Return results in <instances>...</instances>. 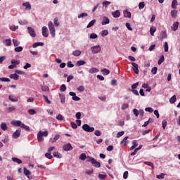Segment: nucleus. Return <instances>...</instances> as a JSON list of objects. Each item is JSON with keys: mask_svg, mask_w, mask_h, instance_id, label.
<instances>
[{"mask_svg": "<svg viewBox=\"0 0 180 180\" xmlns=\"http://www.w3.org/2000/svg\"><path fill=\"white\" fill-rule=\"evenodd\" d=\"M48 26L52 37H56V28L54 27V24H53V22L49 21Z\"/></svg>", "mask_w": 180, "mask_h": 180, "instance_id": "obj_1", "label": "nucleus"}, {"mask_svg": "<svg viewBox=\"0 0 180 180\" xmlns=\"http://www.w3.org/2000/svg\"><path fill=\"white\" fill-rule=\"evenodd\" d=\"M82 129L84 131H87V133H92L93 131H95V128L88 125V124H83Z\"/></svg>", "mask_w": 180, "mask_h": 180, "instance_id": "obj_2", "label": "nucleus"}, {"mask_svg": "<svg viewBox=\"0 0 180 180\" xmlns=\"http://www.w3.org/2000/svg\"><path fill=\"white\" fill-rule=\"evenodd\" d=\"M91 52L93 54H98V53H99V51H101V46L97 45L95 46H92L91 48Z\"/></svg>", "mask_w": 180, "mask_h": 180, "instance_id": "obj_3", "label": "nucleus"}, {"mask_svg": "<svg viewBox=\"0 0 180 180\" xmlns=\"http://www.w3.org/2000/svg\"><path fill=\"white\" fill-rule=\"evenodd\" d=\"M11 124H12V126H14L15 127H21L22 123L20 120H13L11 121Z\"/></svg>", "mask_w": 180, "mask_h": 180, "instance_id": "obj_4", "label": "nucleus"}, {"mask_svg": "<svg viewBox=\"0 0 180 180\" xmlns=\"http://www.w3.org/2000/svg\"><path fill=\"white\" fill-rule=\"evenodd\" d=\"M21 131L22 129H20V128L18 129L15 132L13 133V139H19L20 137Z\"/></svg>", "mask_w": 180, "mask_h": 180, "instance_id": "obj_5", "label": "nucleus"}, {"mask_svg": "<svg viewBox=\"0 0 180 180\" xmlns=\"http://www.w3.org/2000/svg\"><path fill=\"white\" fill-rule=\"evenodd\" d=\"M27 30L31 37H36V32L34 31V29L32 28V27H28Z\"/></svg>", "mask_w": 180, "mask_h": 180, "instance_id": "obj_6", "label": "nucleus"}, {"mask_svg": "<svg viewBox=\"0 0 180 180\" xmlns=\"http://www.w3.org/2000/svg\"><path fill=\"white\" fill-rule=\"evenodd\" d=\"M63 148L64 151H71V150H72V146L71 143H67L63 146Z\"/></svg>", "mask_w": 180, "mask_h": 180, "instance_id": "obj_7", "label": "nucleus"}, {"mask_svg": "<svg viewBox=\"0 0 180 180\" xmlns=\"http://www.w3.org/2000/svg\"><path fill=\"white\" fill-rule=\"evenodd\" d=\"M42 36H44V37H49V30L46 26L42 27Z\"/></svg>", "mask_w": 180, "mask_h": 180, "instance_id": "obj_8", "label": "nucleus"}, {"mask_svg": "<svg viewBox=\"0 0 180 180\" xmlns=\"http://www.w3.org/2000/svg\"><path fill=\"white\" fill-rule=\"evenodd\" d=\"M22 6H25V11H32V4L29 1L22 3Z\"/></svg>", "mask_w": 180, "mask_h": 180, "instance_id": "obj_9", "label": "nucleus"}, {"mask_svg": "<svg viewBox=\"0 0 180 180\" xmlns=\"http://www.w3.org/2000/svg\"><path fill=\"white\" fill-rule=\"evenodd\" d=\"M91 164L93 167H95L96 168H101V163L96 161L95 159L91 160Z\"/></svg>", "mask_w": 180, "mask_h": 180, "instance_id": "obj_10", "label": "nucleus"}, {"mask_svg": "<svg viewBox=\"0 0 180 180\" xmlns=\"http://www.w3.org/2000/svg\"><path fill=\"white\" fill-rule=\"evenodd\" d=\"M109 23H110V20H109V18L106 16H104L103 18V21L101 22V25H109Z\"/></svg>", "mask_w": 180, "mask_h": 180, "instance_id": "obj_11", "label": "nucleus"}, {"mask_svg": "<svg viewBox=\"0 0 180 180\" xmlns=\"http://www.w3.org/2000/svg\"><path fill=\"white\" fill-rule=\"evenodd\" d=\"M131 65L135 74H139V65L136 63H131Z\"/></svg>", "mask_w": 180, "mask_h": 180, "instance_id": "obj_12", "label": "nucleus"}, {"mask_svg": "<svg viewBox=\"0 0 180 180\" xmlns=\"http://www.w3.org/2000/svg\"><path fill=\"white\" fill-rule=\"evenodd\" d=\"M178 27H179V22L176 21L174 22L173 26L172 27V30H173V32H176V30H178Z\"/></svg>", "mask_w": 180, "mask_h": 180, "instance_id": "obj_13", "label": "nucleus"}, {"mask_svg": "<svg viewBox=\"0 0 180 180\" xmlns=\"http://www.w3.org/2000/svg\"><path fill=\"white\" fill-rule=\"evenodd\" d=\"M9 78H11V79H14V81H18V79H19V75L16 73L11 74L9 75Z\"/></svg>", "mask_w": 180, "mask_h": 180, "instance_id": "obj_14", "label": "nucleus"}, {"mask_svg": "<svg viewBox=\"0 0 180 180\" xmlns=\"http://www.w3.org/2000/svg\"><path fill=\"white\" fill-rule=\"evenodd\" d=\"M3 44L7 46H12V40H11L9 39H4V40H3Z\"/></svg>", "mask_w": 180, "mask_h": 180, "instance_id": "obj_15", "label": "nucleus"}, {"mask_svg": "<svg viewBox=\"0 0 180 180\" xmlns=\"http://www.w3.org/2000/svg\"><path fill=\"white\" fill-rule=\"evenodd\" d=\"M37 139L39 143L44 140V138H43V134H41V131H39L37 134Z\"/></svg>", "mask_w": 180, "mask_h": 180, "instance_id": "obj_16", "label": "nucleus"}, {"mask_svg": "<svg viewBox=\"0 0 180 180\" xmlns=\"http://www.w3.org/2000/svg\"><path fill=\"white\" fill-rule=\"evenodd\" d=\"M112 15L113 18H120V11L119 10H116L114 12H112Z\"/></svg>", "mask_w": 180, "mask_h": 180, "instance_id": "obj_17", "label": "nucleus"}, {"mask_svg": "<svg viewBox=\"0 0 180 180\" xmlns=\"http://www.w3.org/2000/svg\"><path fill=\"white\" fill-rule=\"evenodd\" d=\"M124 18H131V13L129 10L124 11Z\"/></svg>", "mask_w": 180, "mask_h": 180, "instance_id": "obj_18", "label": "nucleus"}, {"mask_svg": "<svg viewBox=\"0 0 180 180\" xmlns=\"http://www.w3.org/2000/svg\"><path fill=\"white\" fill-rule=\"evenodd\" d=\"M41 89L43 92H49V91H50L49 86L45 84L41 85Z\"/></svg>", "mask_w": 180, "mask_h": 180, "instance_id": "obj_19", "label": "nucleus"}, {"mask_svg": "<svg viewBox=\"0 0 180 180\" xmlns=\"http://www.w3.org/2000/svg\"><path fill=\"white\" fill-rule=\"evenodd\" d=\"M89 72L90 74H96V72H99V69H98L96 68H91L90 70H89Z\"/></svg>", "mask_w": 180, "mask_h": 180, "instance_id": "obj_20", "label": "nucleus"}, {"mask_svg": "<svg viewBox=\"0 0 180 180\" xmlns=\"http://www.w3.org/2000/svg\"><path fill=\"white\" fill-rule=\"evenodd\" d=\"M39 46H44V43L43 42H35L33 44L32 47L33 49H36V47H39Z\"/></svg>", "mask_w": 180, "mask_h": 180, "instance_id": "obj_21", "label": "nucleus"}, {"mask_svg": "<svg viewBox=\"0 0 180 180\" xmlns=\"http://www.w3.org/2000/svg\"><path fill=\"white\" fill-rule=\"evenodd\" d=\"M53 155L56 158H63V155L58 151L53 152Z\"/></svg>", "mask_w": 180, "mask_h": 180, "instance_id": "obj_22", "label": "nucleus"}, {"mask_svg": "<svg viewBox=\"0 0 180 180\" xmlns=\"http://www.w3.org/2000/svg\"><path fill=\"white\" fill-rule=\"evenodd\" d=\"M81 54H82V52L79 50H76L72 52V56H74L75 57H79Z\"/></svg>", "mask_w": 180, "mask_h": 180, "instance_id": "obj_23", "label": "nucleus"}, {"mask_svg": "<svg viewBox=\"0 0 180 180\" xmlns=\"http://www.w3.org/2000/svg\"><path fill=\"white\" fill-rule=\"evenodd\" d=\"M176 6H178V1L173 0L172 2V9H176Z\"/></svg>", "mask_w": 180, "mask_h": 180, "instance_id": "obj_24", "label": "nucleus"}, {"mask_svg": "<svg viewBox=\"0 0 180 180\" xmlns=\"http://www.w3.org/2000/svg\"><path fill=\"white\" fill-rule=\"evenodd\" d=\"M101 72H103V75H109L110 74V71L106 68L101 70Z\"/></svg>", "mask_w": 180, "mask_h": 180, "instance_id": "obj_25", "label": "nucleus"}, {"mask_svg": "<svg viewBox=\"0 0 180 180\" xmlns=\"http://www.w3.org/2000/svg\"><path fill=\"white\" fill-rule=\"evenodd\" d=\"M132 144H133V146L130 148L131 150H134V148H136V147H137V146H139V143H137L136 140L133 141Z\"/></svg>", "mask_w": 180, "mask_h": 180, "instance_id": "obj_26", "label": "nucleus"}, {"mask_svg": "<svg viewBox=\"0 0 180 180\" xmlns=\"http://www.w3.org/2000/svg\"><path fill=\"white\" fill-rule=\"evenodd\" d=\"M95 23H96V20H92L86 26L87 29H89V27H92V26H94V25H95Z\"/></svg>", "mask_w": 180, "mask_h": 180, "instance_id": "obj_27", "label": "nucleus"}, {"mask_svg": "<svg viewBox=\"0 0 180 180\" xmlns=\"http://www.w3.org/2000/svg\"><path fill=\"white\" fill-rule=\"evenodd\" d=\"M21 129H24V130H26V131H30V127H29V126L25 124H21Z\"/></svg>", "mask_w": 180, "mask_h": 180, "instance_id": "obj_28", "label": "nucleus"}, {"mask_svg": "<svg viewBox=\"0 0 180 180\" xmlns=\"http://www.w3.org/2000/svg\"><path fill=\"white\" fill-rule=\"evenodd\" d=\"M59 96H60L61 103L64 105V103H65V95L60 94Z\"/></svg>", "mask_w": 180, "mask_h": 180, "instance_id": "obj_29", "label": "nucleus"}, {"mask_svg": "<svg viewBox=\"0 0 180 180\" xmlns=\"http://www.w3.org/2000/svg\"><path fill=\"white\" fill-rule=\"evenodd\" d=\"M18 29H19V26L18 25H13L10 26V30H11L12 32H16Z\"/></svg>", "mask_w": 180, "mask_h": 180, "instance_id": "obj_30", "label": "nucleus"}, {"mask_svg": "<svg viewBox=\"0 0 180 180\" xmlns=\"http://www.w3.org/2000/svg\"><path fill=\"white\" fill-rule=\"evenodd\" d=\"M84 64H86V62L84 60H78L76 63V65L77 67H81V65H84Z\"/></svg>", "mask_w": 180, "mask_h": 180, "instance_id": "obj_31", "label": "nucleus"}, {"mask_svg": "<svg viewBox=\"0 0 180 180\" xmlns=\"http://www.w3.org/2000/svg\"><path fill=\"white\" fill-rule=\"evenodd\" d=\"M172 18H176L178 16V11L176 10H172L171 11Z\"/></svg>", "mask_w": 180, "mask_h": 180, "instance_id": "obj_32", "label": "nucleus"}, {"mask_svg": "<svg viewBox=\"0 0 180 180\" xmlns=\"http://www.w3.org/2000/svg\"><path fill=\"white\" fill-rule=\"evenodd\" d=\"M11 64L13 65H15V67H16V65H19L20 64V60H11Z\"/></svg>", "mask_w": 180, "mask_h": 180, "instance_id": "obj_33", "label": "nucleus"}, {"mask_svg": "<svg viewBox=\"0 0 180 180\" xmlns=\"http://www.w3.org/2000/svg\"><path fill=\"white\" fill-rule=\"evenodd\" d=\"M1 128L2 130H4V131L8 130V125H6V123L2 122L1 124Z\"/></svg>", "mask_w": 180, "mask_h": 180, "instance_id": "obj_34", "label": "nucleus"}, {"mask_svg": "<svg viewBox=\"0 0 180 180\" xmlns=\"http://www.w3.org/2000/svg\"><path fill=\"white\" fill-rule=\"evenodd\" d=\"M53 23L56 27H58L60 26V22H58V18L57 17L54 18Z\"/></svg>", "mask_w": 180, "mask_h": 180, "instance_id": "obj_35", "label": "nucleus"}, {"mask_svg": "<svg viewBox=\"0 0 180 180\" xmlns=\"http://www.w3.org/2000/svg\"><path fill=\"white\" fill-rule=\"evenodd\" d=\"M12 161L17 162V164H22V160L18 158H12Z\"/></svg>", "mask_w": 180, "mask_h": 180, "instance_id": "obj_36", "label": "nucleus"}, {"mask_svg": "<svg viewBox=\"0 0 180 180\" xmlns=\"http://www.w3.org/2000/svg\"><path fill=\"white\" fill-rule=\"evenodd\" d=\"M164 60H165L164 56L162 55V56H160V59H159L158 61V65H161V64H162V63H164Z\"/></svg>", "mask_w": 180, "mask_h": 180, "instance_id": "obj_37", "label": "nucleus"}, {"mask_svg": "<svg viewBox=\"0 0 180 180\" xmlns=\"http://www.w3.org/2000/svg\"><path fill=\"white\" fill-rule=\"evenodd\" d=\"M1 82H11V79L8 77H0Z\"/></svg>", "mask_w": 180, "mask_h": 180, "instance_id": "obj_38", "label": "nucleus"}, {"mask_svg": "<svg viewBox=\"0 0 180 180\" xmlns=\"http://www.w3.org/2000/svg\"><path fill=\"white\" fill-rule=\"evenodd\" d=\"M109 34V31L107 30H104L101 32V36L102 37H105V36H108Z\"/></svg>", "mask_w": 180, "mask_h": 180, "instance_id": "obj_39", "label": "nucleus"}, {"mask_svg": "<svg viewBox=\"0 0 180 180\" xmlns=\"http://www.w3.org/2000/svg\"><path fill=\"white\" fill-rule=\"evenodd\" d=\"M14 51H15L16 53H20V51H23V47L22 46L15 47L14 49Z\"/></svg>", "mask_w": 180, "mask_h": 180, "instance_id": "obj_40", "label": "nucleus"}, {"mask_svg": "<svg viewBox=\"0 0 180 180\" xmlns=\"http://www.w3.org/2000/svg\"><path fill=\"white\" fill-rule=\"evenodd\" d=\"M23 169H24V174H25V176H27V178H29V175H30V172L26 167H24Z\"/></svg>", "mask_w": 180, "mask_h": 180, "instance_id": "obj_41", "label": "nucleus"}, {"mask_svg": "<svg viewBox=\"0 0 180 180\" xmlns=\"http://www.w3.org/2000/svg\"><path fill=\"white\" fill-rule=\"evenodd\" d=\"M79 160H82V161H85V160H86V155L85 153H82L79 155Z\"/></svg>", "mask_w": 180, "mask_h": 180, "instance_id": "obj_42", "label": "nucleus"}, {"mask_svg": "<svg viewBox=\"0 0 180 180\" xmlns=\"http://www.w3.org/2000/svg\"><path fill=\"white\" fill-rule=\"evenodd\" d=\"M170 103H174L176 102V96L174 95L172 98L169 99Z\"/></svg>", "mask_w": 180, "mask_h": 180, "instance_id": "obj_43", "label": "nucleus"}, {"mask_svg": "<svg viewBox=\"0 0 180 180\" xmlns=\"http://www.w3.org/2000/svg\"><path fill=\"white\" fill-rule=\"evenodd\" d=\"M8 99H9V101H11V102H18V98H17V97L13 98V96H12L11 95H10V96H8Z\"/></svg>", "mask_w": 180, "mask_h": 180, "instance_id": "obj_44", "label": "nucleus"}, {"mask_svg": "<svg viewBox=\"0 0 180 180\" xmlns=\"http://www.w3.org/2000/svg\"><path fill=\"white\" fill-rule=\"evenodd\" d=\"M43 98H44V101L46 103H48L49 105H50L51 103V101L50 100H49V97H47V96L46 95H42Z\"/></svg>", "mask_w": 180, "mask_h": 180, "instance_id": "obj_45", "label": "nucleus"}, {"mask_svg": "<svg viewBox=\"0 0 180 180\" xmlns=\"http://www.w3.org/2000/svg\"><path fill=\"white\" fill-rule=\"evenodd\" d=\"M28 113L31 115H36L37 112H36V110L34 109H30L28 110Z\"/></svg>", "mask_w": 180, "mask_h": 180, "instance_id": "obj_46", "label": "nucleus"}, {"mask_svg": "<svg viewBox=\"0 0 180 180\" xmlns=\"http://www.w3.org/2000/svg\"><path fill=\"white\" fill-rule=\"evenodd\" d=\"M86 16H88V13H81V14H79V15H78V18H79V19H81V18H86Z\"/></svg>", "mask_w": 180, "mask_h": 180, "instance_id": "obj_47", "label": "nucleus"}, {"mask_svg": "<svg viewBox=\"0 0 180 180\" xmlns=\"http://www.w3.org/2000/svg\"><path fill=\"white\" fill-rule=\"evenodd\" d=\"M13 43L14 47H18V46L20 44V42H19V41H18L17 39H13Z\"/></svg>", "mask_w": 180, "mask_h": 180, "instance_id": "obj_48", "label": "nucleus"}, {"mask_svg": "<svg viewBox=\"0 0 180 180\" xmlns=\"http://www.w3.org/2000/svg\"><path fill=\"white\" fill-rule=\"evenodd\" d=\"M164 176H165V174L161 173L160 174L157 175L156 178L158 179H164Z\"/></svg>", "mask_w": 180, "mask_h": 180, "instance_id": "obj_49", "label": "nucleus"}, {"mask_svg": "<svg viewBox=\"0 0 180 180\" xmlns=\"http://www.w3.org/2000/svg\"><path fill=\"white\" fill-rule=\"evenodd\" d=\"M129 139V136H125L124 139L121 141V144H124V146H126L127 143V139Z\"/></svg>", "mask_w": 180, "mask_h": 180, "instance_id": "obj_50", "label": "nucleus"}, {"mask_svg": "<svg viewBox=\"0 0 180 180\" xmlns=\"http://www.w3.org/2000/svg\"><path fill=\"white\" fill-rule=\"evenodd\" d=\"M110 1H105L103 2V6H104L105 8H108V6L110 5Z\"/></svg>", "mask_w": 180, "mask_h": 180, "instance_id": "obj_51", "label": "nucleus"}, {"mask_svg": "<svg viewBox=\"0 0 180 180\" xmlns=\"http://www.w3.org/2000/svg\"><path fill=\"white\" fill-rule=\"evenodd\" d=\"M46 158H48L49 160H51L53 158V155H51V153L48 152L45 154Z\"/></svg>", "mask_w": 180, "mask_h": 180, "instance_id": "obj_52", "label": "nucleus"}, {"mask_svg": "<svg viewBox=\"0 0 180 180\" xmlns=\"http://www.w3.org/2000/svg\"><path fill=\"white\" fill-rule=\"evenodd\" d=\"M158 70V68L157 67H153L151 70V72L152 74H153V75H155V74H157Z\"/></svg>", "mask_w": 180, "mask_h": 180, "instance_id": "obj_53", "label": "nucleus"}, {"mask_svg": "<svg viewBox=\"0 0 180 180\" xmlns=\"http://www.w3.org/2000/svg\"><path fill=\"white\" fill-rule=\"evenodd\" d=\"M67 86H65V84H62L60 87V91H61V92H65Z\"/></svg>", "mask_w": 180, "mask_h": 180, "instance_id": "obj_54", "label": "nucleus"}, {"mask_svg": "<svg viewBox=\"0 0 180 180\" xmlns=\"http://www.w3.org/2000/svg\"><path fill=\"white\" fill-rule=\"evenodd\" d=\"M164 49H165V53H168V50H169L168 42H165Z\"/></svg>", "mask_w": 180, "mask_h": 180, "instance_id": "obj_55", "label": "nucleus"}, {"mask_svg": "<svg viewBox=\"0 0 180 180\" xmlns=\"http://www.w3.org/2000/svg\"><path fill=\"white\" fill-rule=\"evenodd\" d=\"M56 119L57 120H59V121H62L64 120V117H63V115L61 114H58V116L56 117Z\"/></svg>", "mask_w": 180, "mask_h": 180, "instance_id": "obj_56", "label": "nucleus"}, {"mask_svg": "<svg viewBox=\"0 0 180 180\" xmlns=\"http://www.w3.org/2000/svg\"><path fill=\"white\" fill-rule=\"evenodd\" d=\"M70 126L72 129H77L78 127V125H77L76 123L74 122H70Z\"/></svg>", "mask_w": 180, "mask_h": 180, "instance_id": "obj_57", "label": "nucleus"}, {"mask_svg": "<svg viewBox=\"0 0 180 180\" xmlns=\"http://www.w3.org/2000/svg\"><path fill=\"white\" fill-rule=\"evenodd\" d=\"M77 91H79V92H84V91H85V87L84 86H79L77 88Z\"/></svg>", "mask_w": 180, "mask_h": 180, "instance_id": "obj_58", "label": "nucleus"}, {"mask_svg": "<svg viewBox=\"0 0 180 180\" xmlns=\"http://www.w3.org/2000/svg\"><path fill=\"white\" fill-rule=\"evenodd\" d=\"M60 136L58 134H56L55 136V137L53 138L52 143H56V141H57V140H58L60 139Z\"/></svg>", "mask_w": 180, "mask_h": 180, "instance_id": "obj_59", "label": "nucleus"}, {"mask_svg": "<svg viewBox=\"0 0 180 180\" xmlns=\"http://www.w3.org/2000/svg\"><path fill=\"white\" fill-rule=\"evenodd\" d=\"M162 39H167V32L165 31L161 32Z\"/></svg>", "mask_w": 180, "mask_h": 180, "instance_id": "obj_60", "label": "nucleus"}, {"mask_svg": "<svg viewBox=\"0 0 180 180\" xmlns=\"http://www.w3.org/2000/svg\"><path fill=\"white\" fill-rule=\"evenodd\" d=\"M155 30L156 29L154 27H150V33L151 34V36H154V33H155Z\"/></svg>", "mask_w": 180, "mask_h": 180, "instance_id": "obj_61", "label": "nucleus"}, {"mask_svg": "<svg viewBox=\"0 0 180 180\" xmlns=\"http://www.w3.org/2000/svg\"><path fill=\"white\" fill-rule=\"evenodd\" d=\"M18 23H19V25H27V20H19V21H18Z\"/></svg>", "mask_w": 180, "mask_h": 180, "instance_id": "obj_62", "label": "nucleus"}, {"mask_svg": "<svg viewBox=\"0 0 180 180\" xmlns=\"http://www.w3.org/2000/svg\"><path fill=\"white\" fill-rule=\"evenodd\" d=\"M90 39H98V34L92 33L90 34Z\"/></svg>", "mask_w": 180, "mask_h": 180, "instance_id": "obj_63", "label": "nucleus"}, {"mask_svg": "<svg viewBox=\"0 0 180 180\" xmlns=\"http://www.w3.org/2000/svg\"><path fill=\"white\" fill-rule=\"evenodd\" d=\"M144 6H145L144 2H141L139 4V9H144Z\"/></svg>", "mask_w": 180, "mask_h": 180, "instance_id": "obj_64", "label": "nucleus"}]
</instances>
